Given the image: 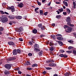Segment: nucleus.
I'll list each match as a JSON object with an SVG mask.
<instances>
[{
    "label": "nucleus",
    "instance_id": "4d7b16f0",
    "mask_svg": "<svg viewBox=\"0 0 76 76\" xmlns=\"http://www.w3.org/2000/svg\"><path fill=\"white\" fill-rule=\"evenodd\" d=\"M74 26H75L73 24H70L69 25V26H72V27H73Z\"/></svg>",
    "mask_w": 76,
    "mask_h": 76
},
{
    "label": "nucleus",
    "instance_id": "09e8293b",
    "mask_svg": "<svg viewBox=\"0 0 76 76\" xmlns=\"http://www.w3.org/2000/svg\"><path fill=\"white\" fill-rule=\"evenodd\" d=\"M57 37H62L61 36V35L59 34H58L57 35H56Z\"/></svg>",
    "mask_w": 76,
    "mask_h": 76
},
{
    "label": "nucleus",
    "instance_id": "a211bd4d",
    "mask_svg": "<svg viewBox=\"0 0 76 76\" xmlns=\"http://www.w3.org/2000/svg\"><path fill=\"white\" fill-rule=\"evenodd\" d=\"M43 53V51H41L39 52V56H42V54Z\"/></svg>",
    "mask_w": 76,
    "mask_h": 76
},
{
    "label": "nucleus",
    "instance_id": "dca6fc26",
    "mask_svg": "<svg viewBox=\"0 0 76 76\" xmlns=\"http://www.w3.org/2000/svg\"><path fill=\"white\" fill-rule=\"evenodd\" d=\"M58 43L60 46H63V43L61 41H59L58 42Z\"/></svg>",
    "mask_w": 76,
    "mask_h": 76
},
{
    "label": "nucleus",
    "instance_id": "0e129e2a",
    "mask_svg": "<svg viewBox=\"0 0 76 76\" xmlns=\"http://www.w3.org/2000/svg\"><path fill=\"white\" fill-rule=\"evenodd\" d=\"M52 26H55V23H53V24H52Z\"/></svg>",
    "mask_w": 76,
    "mask_h": 76
},
{
    "label": "nucleus",
    "instance_id": "e2e57ef3",
    "mask_svg": "<svg viewBox=\"0 0 76 76\" xmlns=\"http://www.w3.org/2000/svg\"><path fill=\"white\" fill-rule=\"evenodd\" d=\"M61 52V53H64V50H61L60 51Z\"/></svg>",
    "mask_w": 76,
    "mask_h": 76
},
{
    "label": "nucleus",
    "instance_id": "4c0bfd02",
    "mask_svg": "<svg viewBox=\"0 0 76 76\" xmlns=\"http://www.w3.org/2000/svg\"><path fill=\"white\" fill-rule=\"evenodd\" d=\"M64 29H66V28H68V26L66 25H65L64 26Z\"/></svg>",
    "mask_w": 76,
    "mask_h": 76
},
{
    "label": "nucleus",
    "instance_id": "2eb2a0df",
    "mask_svg": "<svg viewBox=\"0 0 76 76\" xmlns=\"http://www.w3.org/2000/svg\"><path fill=\"white\" fill-rule=\"evenodd\" d=\"M4 74L5 75H9V74L10 73L9 72V71L6 70L4 72Z\"/></svg>",
    "mask_w": 76,
    "mask_h": 76
},
{
    "label": "nucleus",
    "instance_id": "4468645a",
    "mask_svg": "<svg viewBox=\"0 0 76 76\" xmlns=\"http://www.w3.org/2000/svg\"><path fill=\"white\" fill-rule=\"evenodd\" d=\"M35 48H39V45L37 44H35L34 45Z\"/></svg>",
    "mask_w": 76,
    "mask_h": 76
},
{
    "label": "nucleus",
    "instance_id": "f704fd0d",
    "mask_svg": "<svg viewBox=\"0 0 76 76\" xmlns=\"http://www.w3.org/2000/svg\"><path fill=\"white\" fill-rule=\"evenodd\" d=\"M0 13H1L2 15H4V12L3 11L1 10L0 11Z\"/></svg>",
    "mask_w": 76,
    "mask_h": 76
},
{
    "label": "nucleus",
    "instance_id": "39448f33",
    "mask_svg": "<svg viewBox=\"0 0 76 76\" xmlns=\"http://www.w3.org/2000/svg\"><path fill=\"white\" fill-rule=\"evenodd\" d=\"M72 28L70 27H68L67 28V30H66V32L70 33L72 32Z\"/></svg>",
    "mask_w": 76,
    "mask_h": 76
},
{
    "label": "nucleus",
    "instance_id": "bf43d9fd",
    "mask_svg": "<svg viewBox=\"0 0 76 76\" xmlns=\"http://www.w3.org/2000/svg\"><path fill=\"white\" fill-rule=\"evenodd\" d=\"M47 13H48V12H45V13H44V15H45V16H47Z\"/></svg>",
    "mask_w": 76,
    "mask_h": 76
},
{
    "label": "nucleus",
    "instance_id": "6e6d98bb",
    "mask_svg": "<svg viewBox=\"0 0 76 76\" xmlns=\"http://www.w3.org/2000/svg\"><path fill=\"white\" fill-rule=\"evenodd\" d=\"M63 14L64 15H67V13L66 12H63Z\"/></svg>",
    "mask_w": 76,
    "mask_h": 76
},
{
    "label": "nucleus",
    "instance_id": "a878e982",
    "mask_svg": "<svg viewBox=\"0 0 76 76\" xmlns=\"http://www.w3.org/2000/svg\"><path fill=\"white\" fill-rule=\"evenodd\" d=\"M38 48H35L34 49V51H36V52H37V51H39L40 50Z\"/></svg>",
    "mask_w": 76,
    "mask_h": 76
},
{
    "label": "nucleus",
    "instance_id": "f8f14e48",
    "mask_svg": "<svg viewBox=\"0 0 76 76\" xmlns=\"http://www.w3.org/2000/svg\"><path fill=\"white\" fill-rule=\"evenodd\" d=\"M49 66H52V67H55L56 66V64L54 63H53L52 64H49Z\"/></svg>",
    "mask_w": 76,
    "mask_h": 76
},
{
    "label": "nucleus",
    "instance_id": "1a4fd4ad",
    "mask_svg": "<svg viewBox=\"0 0 76 76\" xmlns=\"http://www.w3.org/2000/svg\"><path fill=\"white\" fill-rule=\"evenodd\" d=\"M8 44L10 45H15V43L12 41L8 42Z\"/></svg>",
    "mask_w": 76,
    "mask_h": 76
},
{
    "label": "nucleus",
    "instance_id": "5701e85b",
    "mask_svg": "<svg viewBox=\"0 0 76 76\" xmlns=\"http://www.w3.org/2000/svg\"><path fill=\"white\" fill-rule=\"evenodd\" d=\"M38 64H34L33 65H32L31 66L32 67H38Z\"/></svg>",
    "mask_w": 76,
    "mask_h": 76
},
{
    "label": "nucleus",
    "instance_id": "3c124183",
    "mask_svg": "<svg viewBox=\"0 0 76 76\" xmlns=\"http://www.w3.org/2000/svg\"><path fill=\"white\" fill-rule=\"evenodd\" d=\"M28 56H32V54L31 53H30L28 54Z\"/></svg>",
    "mask_w": 76,
    "mask_h": 76
},
{
    "label": "nucleus",
    "instance_id": "2f4dec72",
    "mask_svg": "<svg viewBox=\"0 0 76 76\" xmlns=\"http://www.w3.org/2000/svg\"><path fill=\"white\" fill-rule=\"evenodd\" d=\"M50 51H54V48L53 47H50Z\"/></svg>",
    "mask_w": 76,
    "mask_h": 76
},
{
    "label": "nucleus",
    "instance_id": "58836bf2",
    "mask_svg": "<svg viewBox=\"0 0 76 76\" xmlns=\"http://www.w3.org/2000/svg\"><path fill=\"white\" fill-rule=\"evenodd\" d=\"M68 49L69 50H72V49H73V47L69 46L68 48Z\"/></svg>",
    "mask_w": 76,
    "mask_h": 76
},
{
    "label": "nucleus",
    "instance_id": "de8ad7c7",
    "mask_svg": "<svg viewBox=\"0 0 76 76\" xmlns=\"http://www.w3.org/2000/svg\"><path fill=\"white\" fill-rule=\"evenodd\" d=\"M52 38L54 39H56V37H55V36H52Z\"/></svg>",
    "mask_w": 76,
    "mask_h": 76
},
{
    "label": "nucleus",
    "instance_id": "c9c22d12",
    "mask_svg": "<svg viewBox=\"0 0 76 76\" xmlns=\"http://www.w3.org/2000/svg\"><path fill=\"white\" fill-rule=\"evenodd\" d=\"M66 52L68 53H69V54H70V53H72V50L67 51H66Z\"/></svg>",
    "mask_w": 76,
    "mask_h": 76
},
{
    "label": "nucleus",
    "instance_id": "ddd939ff",
    "mask_svg": "<svg viewBox=\"0 0 76 76\" xmlns=\"http://www.w3.org/2000/svg\"><path fill=\"white\" fill-rule=\"evenodd\" d=\"M9 18L11 19H15V16L12 15H9L8 16Z\"/></svg>",
    "mask_w": 76,
    "mask_h": 76
},
{
    "label": "nucleus",
    "instance_id": "0eeeda50",
    "mask_svg": "<svg viewBox=\"0 0 76 76\" xmlns=\"http://www.w3.org/2000/svg\"><path fill=\"white\" fill-rule=\"evenodd\" d=\"M24 5H23V4L22 3H21L18 4V6L20 8H22V7H23Z\"/></svg>",
    "mask_w": 76,
    "mask_h": 76
},
{
    "label": "nucleus",
    "instance_id": "13d9d810",
    "mask_svg": "<svg viewBox=\"0 0 76 76\" xmlns=\"http://www.w3.org/2000/svg\"><path fill=\"white\" fill-rule=\"evenodd\" d=\"M18 72L19 74H22V72H21V71H20V70H18Z\"/></svg>",
    "mask_w": 76,
    "mask_h": 76
},
{
    "label": "nucleus",
    "instance_id": "864d4df0",
    "mask_svg": "<svg viewBox=\"0 0 76 76\" xmlns=\"http://www.w3.org/2000/svg\"><path fill=\"white\" fill-rule=\"evenodd\" d=\"M0 31H3V28L2 27L0 28Z\"/></svg>",
    "mask_w": 76,
    "mask_h": 76
},
{
    "label": "nucleus",
    "instance_id": "c03bdc74",
    "mask_svg": "<svg viewBox=\"0 0 76 76\" xmlns=\"http://www.w3.org/2000/svg\"><path fill=\"white\" fill-rule=\"evenodd\" d=\"M13 23H13V21H12V22H11L9 23V24L10 25H12Z\"/></svg>",
    "mask_w": 76,
    "mask_h": 76
},
{
    "label": "nucleus",
    "instance_id": "f3484780",
    "mask_svg": "<svg viewBox=\"0 0 76 76\" xmlns=\"http://www.w3.org/2000/svg\"><path fill=\"white\" fill-rule=\"evenodd\" d=\"M70 75V72H66L65 74H64V75L65 76H68Z\"/></svg>",
    "mask_w": 76,
    "mask_h": 76
},
{
    "label": "nucleus",
    "instance_id": "9d476101",
    "mask_svg": "<svg viewBox=\"0 0 76 76\" xmlns=\"http://www.w3.org/2000/svg\"><path fill=\"white\" fill-rule=\"evenodd\" d=\"M70 17H66V21L67 22H70Z\"/></svg>",
    "mask_w": 76,
    "mask_h": 76
},
{
    "label": "nucleus",
    "instance_id": "bb28decb",
    "mask_svg": "<svg viewBox=\"0 0 76 76\" xmlns=\"http://www.w3.org/2000/svg\"><path fill=\"white\" fill-rule=\"evenodd\" d=\"M39 12L40 15H42V14H43V12H44V11L42 10H40Z\"/></svg>",
    "mask_w": 76,
    "mask_h": 76
},
{
    "label": "nucleus",
    "instance_id": "e433bc0d",
    "mask_svg": "<svg viewBox=\"0 0 76 76\" xmlns=\"http://www.w3.org/2000/svg\"><path fill=\"white\" fill-rule=\"evenodd\" d=\"M68 42L71 43V44H73V41L71 40L68 41Z\"/></svg>",
    "mask_w": 76,
    "mask_h": 76
},
{
    "label": "nucleus",
    "instance_id": "aec40b11",
    "mask_svg": "<svg viewBox=\"0 0 76 76\" xmlns=\"http://www.w3.org/2000/svg\"><path fill=\"white\" fill-rule=\"evenodd\" d=\"M38 9H39V8L38 7H37L35 8L34 10L35 12L37 13H38V11H37L38 10Z\"/></svg>",
    "mask_w": 76,
    "mask_h": 76
},
{
    "label": "nucleus",
    "instance_id": "c756f323",
    "mask_svg": "<svg viewBox=\"0 0 76 76\" xmlns=\"http://www.w3.org/2000/svg\"><path fill=\"white\" fill-rule=\"evenodd\" d=\"M56 18H57V19H60V18H61V15H56Z\"/></svg>",
    "mask_w": 76,
    "mask_h": 76
},
{
    "label": "nucleus",
    "instance_id": "20e7f679",
    "mask_svg": "<svg viewBox=\"0 0 76 76\" xmlns=\"http://www.w3.org/2000/svg\"><path fill=\"white\" fill-rule=\"evenodd\" d=\"M7 9L8 10H10L11 9L12 12H15V8L13 6H11V7H9L7 8Z\"/></svg>",
    "mask_w": 76,
    "mask_h": 76
},
{
    "label": "nucleus",
    "instance_id": "72a5a7b5",
    "mask_svg": "<svg viewBox=\"0 0 76 76\" xmlns=\"http://www.w3.org/2000/svg\"><path fill=\"white\" fill-rule=\"evenodd\" d=\"M45 69L47 70H51L52 69V68H50V67H45Z\"/></svg>",
    "mask_w": 76,
    "mask_h": 76
},
{
    "label": "nucleus",
    "instance_id": "37998d69",
    "mask_svg": "<svg viewBox=\"0 0 76 76\" xmlns=\"http://www.w3.org/2000/svg\"><path fill=\"white\" fill-rule=\"evenodd\" d=\"M67 55H64V58H67Z\"/></svg>",
    "mask_w": 76,
    "mask_h": 76
},
{
    "label": "nucleus",
    "instance_id": "4be33fe9",
    "mask_svg": "<svg viewBox=\"0 0 76 76\" xmlns=\"http://www.w3.org/2000/svg\"><path fill=\"white\" fill-rule=\"evenodd\" d=\"M47 63H50V62H52L53 63H54V61L53 60H49L47 61Z\"/></svg>",
    "mask_w": 76,
    "mask_h": 76
},
{
    "label": "nucleus",
    "instance_id": "603ef678",
    "mask_svg": "<svg viewBox=\"0 0 76 76\" xmlns=\"http://www.w3.org/2000/svg\"><path fill=\"white\" fill-rule=\"evenodd\" d=\"M38 26L39 28H41V27L42 26V24H39L38 25Z\"/></svg>",
    "mask_w": 76,
    "mask_h": 76
},
{
    "label": "nucleus",
    "instance_id": "052dcab7",
    "mask_svg": "<svg viewBox=\"0 0 76 76\" xmlns=\"http://www.w3.org/2000/svg\"><path fill=\"white\" fill-rule=\"evenodd\" d=\"M47 73V72H46V71H44L42 73L43 75H45V73Z\"/></svg>",
    "mask_w": 76,
    "mask_h": 76
},
{
    "label": "nucleus",
    "instance_id": "69168bd1",
    "mask_svg": "<svg viewBox=\"0 0 76 76\" xmlns=\"http://www.w3.org/2000/svg\"><path fill=\"white\" fill-rule=\"evenodd\" d=\"M56 4H60V2H56Z\"/></svg>",
    "mask_w": 76,
    "mask_h": 76
},
{
    "label": "nucleus",
    "instance_id": "393cba45",
    "mask_svg": "<svg viewBox=\"0 0 76 76\" xmlns=\"http://www.w3.org/2000/svg\"><path fill=\"white\" fill-rule=\"evenodd\" d=\"M73 8L74 9H75L76 8V3H75V1H74L73 2Z\"/></svg>",
    "mask_w": 76,
    "mask_h": 76
},
{
    "label": "nucleus",
    "instance_id": "8fccbe9b",
    "mask_svg": "<svg viewBox=\"0 0 76 76\" xmlns=\"http://www.w3.org/2000/svg\"><path fill=\"white\" fill-rule=\"evenodd\" d=\"M19 40L20 41H23V39L22 38H19Z\"/></svg>",
    "mask_w": 76,
    "mask_h": 76
},
{
    "label": "nucleus",
    "instance_id": "680f3d73",
    "mask_svg": "<svg viewBox=\"0 0 76 76\" xmlns=\"http://www.w3.org/2000/svg\"><path fill=\"white\" fill-rule=\"evenodd\" d=\"M73 53L74 54H76V51L75 50H74L73 51Z\"/></svg>",
    "mask_w": 76,
    "mask_h": 76
},
{
    "label": "nucleus",
    "instance_id": "6ab92c4d",
    "mask_svg": "<svg viewBox=\"0 0 76 76\" xmlns=\"http://www.w3.org/2000/svg\"><path fill=\"white\" fill-rule=\"evenodd\" d=\"M57 39L58 40H60V41H62L63 39V38L62 37H57Z\"/></svg>",
    "mask_w": 76,
    "mask_h": 76
},
{
    "label": "nucleus",
    "instance_id": "a18cd8bd",
    "mask_svg": "<svg viewBox=\"0 0 76 76\" xmlns=\"http://www.w3.org/2000/svg\"><path fill=\"white\" fill-rule=\"evenodd\" d=\"M59 56H60L61 57H64V55L63 54H61L60 55H59Z\"/></svg>",
    "mask_w": 76,
    "mask_h": 76
},
{
    "label": "nucleus",
    "instance_id": "cd10ccee",
    "mask_svg": "<svg viewBox=\"0 0 76 76\" xmlns=\"http://www.w3.org/2000/svg\"><path fill=\"white\" fill-rule=\"evenodd\" d=\"M58 10L59 11L60 13H61V12H63V9L62 8L61 9H59Z\"/></svg>",
    "mask_w": 76,
    "mask_h": 76
},
{
    "label": "nucleus",
    "instance_id": "49530a36",
    "mask_svg": "<svg viewBox=\"0 0 76 76\" xmlns=\"http://www.w3.org/2000/svg\"><path fill=\"white\" fill-rule=\"evenodd\" d=\"M37 3H38V5H39V6H41V2H39V1H38Z\"/></svg>",
    "mask_w": 76,
    "mask_h": 76
},
{
    "label": "nucleus",
    "instance_id": "7c9ffc66",
    "mask_svg": "<svg viewBox=\"0 0 76 76\" xmlns=\"http://www.w3.org/2000/svg\"><path fill=\"white\" fill-rule=\"evenodd\" d=\"M26 65H27V66H29L31 64V63L29 61H27L26 62Z\"/></svg>",
    "mask_w": 76,
    "mask_h": 76
},
{
    "label": "nucleus",
    "instance_id": "9b49d317",
    "mask_svg": "<svg viewBox=\"0 0 76 76\" xmlns=\"http://www.w3.org/2000/svg\"><path fill=\"white\" fill-rule=\"evenodd\" d=\"M15 18L17 19H22V17L20 16H16Z\"/></svg>",
    "mask_w": 76,
    "mask_h": 76
},
{
    "label": "nucleus",
    "instance_id": "f03ea898",
    "mask_svg": "<svg viewBox=\"0 0 76 76\" xmlns=\"http://www.w3.org/2000/svg\"><path fill=\"white\" fill-rule=\"evenodd\" d=\"M23 31V28L22 27H21L17 29H16V31L18 32H22V31Z\"/></svg>",
    "mask_w": 76,
    "mask_h": 76
},
{
    "label": "nucleus",
    "instance_id": "774afa93",
    "mask_svg": "<svg viewBox=\"0 0 76 76\" xmlns=\"http://www.w3.org/2000/svg\"><path fill=\"white\" fill-rule=\"evenodd\" d=\"M40 36L41 37H44V35L43 34H41V35H40Z\"/></svg>",
    "mask_w": 76,
    "mask_h": 76
},
{
    "label": "nucleus",
    "instance_id": "338daca9",
    "mask_svg": "<svg viewBox=\"0 0 76 76\" xmlns=\"http://www.w3.org/2000/svg\"><path fill=\"white\" fill-rule=\"evenodd\" d=\"M51 4V2H50L48 4V6H50V5Z\"/></svg>",
    "mask_w": 76,
    "mask_h": 76
},
{
    "label": "nucleus",
    "instance_id": "ea45409f",
    "mask_svg": "<svg viewBox=\"0 0 76 76\" xmlns=\"http://www.w3.org/2000/svg\"><path fill=\"white\" fill-rule=\"evenodd\" d=\"M49 45L50 46H53V45H54V44L52 42H50Z\"/></svg>",
    "mask_w": 76,
    "mask_h": 76
},
{
    "label": "nucleus",
    "instance_id": "c85d7f7f",
    "mask_svg": "<svg viewBox=\"0 0 76 76\" xmlns=\"http://www.w3.org/2000/svg\"><path fill=\"white\" fill-rule=\"evenodd\" d=\"M66 12L67 13H68V14H70V10L67 8L66 9Z\"/></svg>",
    "mask_w": 76,
    "mask_h": 76
},
{
    "label": "nucleus",
    "instance_id": "b1692460",
    "mask_svg": "<svg viewBox=\"0 0 76 76\" xmlns=\"http://www.w3.org/2000/svg\"><path fill=\"white\" fill-rule=\"evenodd\" d=\"M33 32L34 34H37V30L34 29L33 30Z\"/></svg>",
    "mask_w": 76,
    "mask_h": 76
},
{
    "label": "nucleus",
    "instance_id": "79ce46f5",
    "mask_svg": "<svg viewBox=\"0 0 76 76\" xmlns=\"http://www.w3.org/2000/svg\"><path fill=\"white\" fill-rule=\"evenodd\" d=\"M28 44L30 45H32V43L31 41L29 42Z\"/></svg>",
    "mask_w": 76,
    "mask_h": 76
},
{
    "label": "nucleus",
    "instance_id": "412c9836",
    "mask_svg": "<svg viewBox=\"0 0 76 76\" xmlns=\"http://www.w3.org/2000/svg\"><path fill=\"white\" fill-rule=\"evenodd\" d=\"M63 3L64 4L65 6H68V3L67 2H65V1H63Z\"/></svg>",
    "mask_w": 76,
    "mask_h": 76
},
{
    "label": "nucleus",
    "instance_id": "423d86ee",
    "mask_svg": "<svg viewBox=\"0 0 76 76\" xmlns=\"http://www.w3.org/2000/svg\"><path fill=\"white\" fill-rule=\"evenodd\" d=\"M15 60V58L14 57L10 58L7 59L8 61H11V60Z\"/></svg>",
    "mask_w": 76,
    "mask_h": 76
},
{
    "label": "nucleus",
    "instance_id": "f257e3e1",
    "mask_svg": "<svg viewBox=\"0 0 76 76\" xmlns=\"http://www.w3.org/2000/svg\"><path fill=\"white\" fill-rule=\"evenodd\" d=\"M0 20L2 22H6L8 21V19L6 16L3 15L0 17Z\"/></svg>",
    "mask_w": 76,
    "mask_h": 76
},
{
    "label": "nucleus",
    "instance_id": "a19ab883",
    "mask_svg": "<svg viewBox=\"0 0 76 76\" xmlns=\"http://www.w3.org/2000/svg\"><path fill=\"white\" fill-rule=\"evenodd\" d=\"M17 51L18 53H21V51H20V50L19 49H18L17 50Z\"/></svg>",
    "mask_w": 76,
    "mask_h": 76
},
{
    "label": "nucleus",
    "instance_id": "473e14b6",
    "mask_svg": "<svg viewBox=\"0 0 76 76\" xmlns=\"http://www.w3.org/2000/svg\"><path fill=\"white\" fill-rule=\"evenodd\" d=\"M45 27L44 26H43L42 27H41V29L43 31V30H44L45 29Z\"/></svg>",
    "mask_w": 76,
    "mask_h": 76
},
{
    "label": "nucleus",
    "instance_id": "5fc2aeb1",
    "mask_svg": "<svg viewBox=\"0 0 76 76\" xmlns=\"http://www.w3.org/2000/svg\"><path fill=\"white\" fill-rule=\"evenodd\" d=\"M27 69L28 70H32V68H27Z\"/></svg>",
    "mask_w": 76,
    "mask_h": 76
},
{
    "label": "nucleus",
    "instance_id": "6e6552de",
    "mask_svg": "<svg viewBox=\"0 0 76 76\" xmlns=\"http://www.w3.org/2000/svg\"><path fill=\"white\" fill-rule=\"evenodd\" d=\"M18 54V51L16 49H15L13 50V55H16Z\"/></svg>",
    "mask_w": 76,
    "mask_h": 76
},
{
    "label": "nucleus",
    "instance_id": "7ed1b4c3",
    "mask_svg": "<svg viewBox=\"0 0 76 76\" xmlns=\"http://www.w3.org/2000/svg\"><path fill=\"white\" fill-rule=\"evenodd\" d=\"M8 70H9V69H10V68H11V65L10 64H6L4 66Z\"/></svg>",
    "mask_w": 76,
    "mask_h": 76
}]
</instances>
